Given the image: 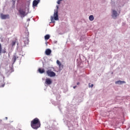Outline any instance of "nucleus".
Masks as SVG:
<instances>
[{
  "instance_id": "obj_14",
  "label": "nucleus",
  "mask_w": 130,
  "mask_h": 130,
  "mask_svg": "<svg viewBox=\"0 0 130 130\" xmlns=\"http://www.w3.org/2000/svg\"><path fill=\"white\" fill-rule=\"evenodd\" d=\"M18 57H17L16 55H13V57H12V61L13 62V63H15V62H16V60H17V59Z\"/></svg>"
},
{
  "instance_id": "obj_22",
  "label": "nucleus",
  "mask_w": 130,
  "mask_h": 130,
  "mask_svg": "<svg viewBox=\"0 0 130 130\" xmlns=\"http://www.w3.org/2000/svg\"><path fill=\"white\" fill-rule=\"evenodd\" d=\"M57 4H58V5H59L60 4V1L58 0L57 2Z\"/></svg>"
},
{
  "instance_id": "obj_4",
  "label": "nucleus",
  "mask_w": 130,
  "mask_h": 130,
  "mask_svg": "<svg viewBox=\"0 0 130 130\" xmlns=\"http://www.w3.org/2000/svg\"><path fill=\"white\" fill-rule=\"evenodd\" d=\"M1 18L2 20H6L7 19H10V15L9 14H4L3 13H1L0 14Z\"/></svg>"
},
{
  "instance_id": "obj_29",
  "label": "nucleus",
  "mask_w": 130,
  "mask_h": 130,
  "mask_svg": "<svg viewBox=\"0 0 130 130\" xmlns=\"http://www.w3.org/2000/svg\"><path fill=\"white\" fill-rule=\"evenodd\" d=\"M6 119H8V117H6Z\"/></svg>"
},
{
  "instance_id": "obj_7",
  "label": "nucleus",
  "mask_w": 130,
  "mask_h": 130,
  "mask_svg": "<svg viewBox=\"0 0 130 130\" xmlns=\"http://www.w3.org/2000/svg\"><path fill=\"white\" fill-rule=\"evenodd\" d=\"M45 84L46 85H51L52 84V80L50 78H47L45 81Z\"/></svg>"
},
{
  "instance_id": "obj_10",
  "label": "nucleus",
  "mask_w": 130,
  "mask_h": 130,
  "mask_svg": "<svg viewBox=\"0 0 130 130\" xmlns=\"http://www.w3.org/2000/svg\"><path fill=\"white\" fill-rule=\"evenodd\" d=\"M45 53H46V55H50V54L51 53V50H50L49 49H46L45 51Z\"/></svg>"
},
{
  "instance_id": "obj_6",
  "label": "nucleus",
  "mask_w": 130,
  "mask_h": 130,
  "mask_svg": "<svg viewBox=\"0 0 130 130\" xmlns=\"http://www.w3.org/2000/svg\"><path fill=\"white\" fill-rule=\"evenodd\" d=\"M14 72V70H13V68H9L7 70H6V74H8V75H10V74H12Z\"/></svg>"
},
{
  "instance_id": "obj_17",
  "label": "nucleus",
  "mask_w": 130,
  "mask_h": 130,
  "mask_svg": "<svg viewBox=\"0 0 130 130\" xmlns=\"http://www.w3.org/2000/svg\"><path fill=\"white\" fill-rule=\"evenodd\" d=\"M89 20H90V21H93V20H94V16H93V15H90V16H89Z\"/></svg>"
},
{
  "instance_id": "obj_8",
  "label": "nucleus",
  "mask_w": 130,
  "mask_h": 130,
  "mask_svg": "<svg viewBox=\"0 0 130 130\" xmlns=\"http://www.w3.org/2000/svg\"><path fill=\"white\" fill-rule=\"evenodd\" d=\"M117 16H118L117 12L113 10L112 13V17L113 18V19H116V17H117Z\"/></svg>"
},
{
  "instance_id": "obj_20",
  "label": "nucleus",
  "mask_w": 130,
  "mask_h": 130,
  "mask_svg": "<svg viewBox=\"0 0 130 130\" xmlns=\"http://www.w3.org/2000/svg\"><path fill=\"white\" fill-rule=\"evenodd\" d=\"M2 45L0 44V55H1V53H2Z\"/></svg>"
},
{
  "instance_id": "obj_1",
  "label": "nucleus",
  "mask_w": 130,
  "mask_h": 130,
  "mask_svg": "<svg viewBox=\"0 0 130 130\" xmlns=\"http://www.w3.org/2000/svg\"><path fill=\"white\" fill-rule=\"evenodd\" d=\"M30 125L34 129H38L41 126V123L38 118H36L30 122Z\"/></svg>"
},
{
  "instance_id": "obj_12",
  "label": "nucleus",
  "mask_w": 130,
  "mask_h": 130,
  "mask_svg": "<svg viewBox=\"0 0 130 130\" xmlns=\"http://www.w3.org/2000/svg\"><path fill=\"white\" fill-rule=\"evenodd\" d=\"M38 4H39V2H38L36 0H34L32 2V6H33V7H36V6H37V5H38Z\"/></svg>"
},
{
  "instance_id": "obj_19",
  "label": "nucleus",
  "mask_w": 130,
  "mask_h": 130,
  "mask_svg": "<svg viewBox=\"0 0 130 130\" xmlns=\"http://www.w3.org/2000/svg\"><path fill=\"white\" fill-rule=\"evenodd\" d=\"M59 69H63V65H62V64L61 63V65H59Z\"/></svg>"
},
{
  "instance_id": "obj_13",
  "label": "nucleus",
  "mask_w": 130,
  "mask_h": 130,
  "mask_svg": "<svg viewBox=\"0 0 130 130\" xmlns=\"http://www.w3.org/2000/svg\"><path fill=\"white\" fill-rule=\"evenodd\" d=\"M16 43H17V39H15L14 41H12L11 44V46L14 47L16 46Z\"/></svg>"
},
{
  "instance_id": "obj_24",
  "label": "nucleus",
  "mask_w": 130,
  "mask_h": 130,
  "mask_svg": "<svg viewBox=\"0 0 130 130\" xmlns=\"http://www.w3.org/2000/svg\"><path fill=\"white\" fill-rule=\"evenodd\" d=\"M1 87H5V84H3L1 86Z\"/></svg>"
},
{
  "instance_id": "obj_15",
  "label": "nucleus",
  "mask_w": 130,
  "mask_h": 130,
  "mask_svg": "<svg viewBox=\"0 0 130 130\" xmlns=\"http://www.w3.org/2000/svg\"><path fill=\"white\" fill-rule=\"evenodd\" d=\"M39 73H40V74H43L44 73V69H41V68H39Z\"/></svg>"
},
{
  "instance_id": "obj_27",
  "label": "nucleus",
  "mask_w": 130,
  "mask_h": 130,
  "mask_svg": "<svg viewBox=\"0 0 130 130\" xmlns=\"http://www.w3.org/2000/svg\"><path fill=\"white\" fill-rule=\"evenodd\" d=\"M37 2H39V3L40 2V0H37Z\"/></svg>"
},
{
  "instance_id": "obj_25",
  "label": "nucleus",
  "mask_w": 130,
  "mask_h": 130,
  "mask_svg": "<svg viewBox=\"0 0 130 130\" xmlns=\"http://www.w3.org/2000/svg\"><path fill=\"white\" fill-rule=\"evenodd\" d=\"M76 87H77V86H75L73 87L74 89H76Z\"/></svg>"
},
{
  "instance_id": "obj_16",
  "label": "nucleus",
  "mask_w": 130,
  "mask_h": 130,
  "mask_svg": "<svg viewBox=\"0 0 130 130\" xmlns=\"http://www.w3.org/2000/svg\"><path fill=\"white\" fill-rule=\"evenodd\" d=\"M49 38H50V36H49V35H46L45 36V40H48Z\"/></svg>"
},
{
  "instance_id": "obj_28",
  "label": "nucleus",
  "mask_w": 130,
  "mask_h": 130,
  "mask_svg": "<svg viewBox=\"0 0 130 130\" xmlns=\"http://www.w3.org/2000/svg\"><path fill=\"white\" fill-rule=\"evenodd\" d=\"M27 21H30V19H27Z\"/></svg>"
},
{
  "instance_id": "obj_26",
  "label": "nucleus",
  "mask_w": 130,
  "mask_h": 130,
  "mask_svg": "<svg viewBox=\"0 0 130 130\" xmlns=\"http://www.w3.org/2000/svg\"><path fill=\"white\" fill-rule=\"evenodd\" d=\"M77 85H80V82H77Z\"/></svg>"
},
{
  "instance_id": "obj_23",
  "label": "nucleus",
  "mask_w": 130,
  "mask_h": 130,
  "mask_svg": "<svg viewBox=\"0 0 130 130\" xmlns=\"http://www.w3.org/2000/svg\"><path fill=\"white\" fill-rule=\"evenodd\" d=\"M2 53H6V51H2Z\"/></svg>"
},
{
  "instance_id": "obj_2",
  "label": "nucleus",
  "mask_w": 130,
  "mask_h": 130,
  "mask_svg": "<svg viewBox=\"0 0 130 130\" xmlns=\"http://www.w3.org/2000/svg\"><path fill=\"white\" fill-rule=\"evenodd\" d=\"M56 7L57 9L54 10V17L53 16H51V21L52 23H53V19H54L55 21H57L58 20V6H57Z\"/></svg>"
},
{
  "instance_id": "obj_21",
  "label": "nucleus",
  "mask_w": 130,
  "mask_h": 130,
  "mask_svg": "<svg viewBox=\"0 0 130 130\" xmlns=\"http://www.w3.org/2000/svg\"><path fill=\"white\" fill-rule=\"evenodd\" d=\"M93 86H94V84L91 85V83H89V86L91 87V88H93Z\"/></svg>"
},
{
  "instance_id": "obj_5",
  "label": "nucleus",
  "mask_w": 130,
  "mask_h": 130,
  "mask_svg": "<svg viewBox=\"0 0 130 130\" xmlns=\"http://www.w3.org/2000/svg\"><path fill=\"white\" fill-rule=\"evenodd\" d=\"M19 12L20 13V15H21V17L24 18L25 16H26V11L23 9H20L19 11Z\"/></svg>"
},
{
  "instance_id": "obj_9",
  "label": "nucleus",
  "mask_w": 130,
  "mask_h": 130,
  "mask_svg": "<svg viewBox=\"0 0 130 130\" xmlns=\"http://www.w3.org/2000/svg\"><path fill=\"white\" fill-rule=\"evenodd\" d=\"M23 41L25 45H27V44H29V39H28V38H24Z\"/></svg>"
},
{
  "instance_id": "obj_18",
  "label": "nucleus",
  "mask_w": 130,
  "mask_h": 130,
  "mask_svg": "<svg viewBox=\"0 0 130 130\" xmlns=\"http://www.w3.org/2000/svg\"><path fill=\"white\" fill-rule=\"evenodd\" d=\"M56 63H57V64H58V66H61V62H60V61H59V60H57L56 61Z\"/></svg>"
},
{
  "instance_id": "obj_3",
  "label": "nucleus",
  "mask_w": 130,
  "mask_h": 130,
  "mask_svg": "<svg viewBox=\"0 0 130 130\" xmlns=\"http://www.w3.org/2000/svg\"><path fill=\"white\" fill-rule=\"evenodd\" d=\"M46 74L49 77H55V73L53 71H51V70H48L46 71Z\"/></svg>"
},
{
  "instance_id": "obj_11",
  "label": "nucleus",
  "mask_w": 130,
  "mask_h": 130,
  "mask_svg": "<svg viewBox=\"0 0 130 130\" xmlns=\"http://www.w3.org/2000/svg\"><path fill=\"white\" fill-rule=\"evenodd\" d=\"M115 84H118V85H122V84H125V81H122L120 80L115 82Z\"/></svg>"
}]
</instances>
